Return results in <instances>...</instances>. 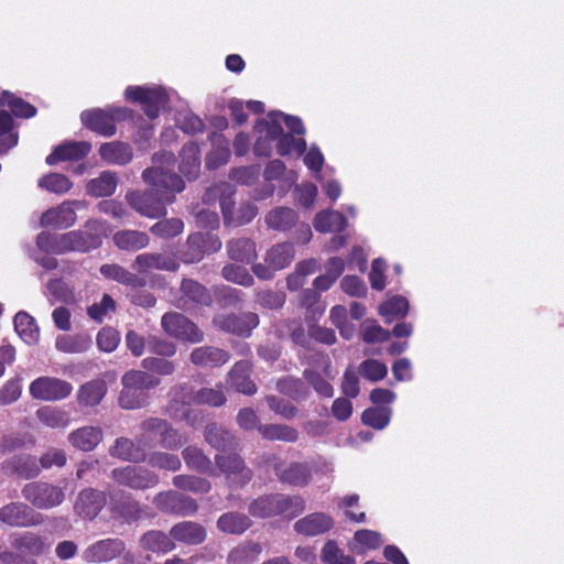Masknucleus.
<instances>
[{"label": "nucleus", "instance_id": "nucleus-1", "mask_svg": "<svg viewBox=\"0 0 564 564\" xmlns=\"http://www.w3.org/2000/svg\"><path fill=\"white\" fill-rule=\"evenodd\" d=\"M142 178L150 188L144 192H129L126 194V200L131 208L148 218L165 216L166 205L172 204L175 195L185 188L181 176L160 166L145 169Z\"/></svg>", "mask_w": 564, "mask_h": 564}, {"label": "nucleus", "instance_id": "nucleus-2", "mask_svg": "<svg viewBox=\"0 0 564 564\" xmlns=\"http://www.w3.org/2000/svg\"><path fill=\"white\" fill-rule=\"evenodd\" d=\"M101 245L98 235L72 230L62 235L42 231L36 237V246L46 253L64 254L68 252H88Z\"/></svg>", "mask_w": 564, "mask_h": 564}, {"label": "nucleus", "instance_id": "nucleus-3", "mask_svg": "<svg viewBox=\"0 0 564 564\" xmlns=\"http://www.w3.org/2000/svg\"><path fill=\"white\" fill-rule=\"evenodd\" d=\"M21 495L33 509L39 510L56 508L65 500V491L62 487L43 480L25 484Z\"/></svg>", "mask_w": 564, "mask_h": 564}, {"label": "nucleus", "instance_id": "nucleus-4", "mask_svg": "<svg viewBox=\"0 0 564 564\" xmlns=\"http://www.w3.org/2000/svg\"><path fill=\"white\" fill-rule=\"evenodd\" d=\"M130 110L123 107L95 108L80 113L82 123L90 131L109 138L116 134V122L126 119Z\"/></svg>", "mask_w": 564, "mask_h": 564}, {"label": "nucleus", "instance_id": "nucleus-5", "mask_svg": "<svg viewBox=\"0 0 564 564\" xmlns=\"http://www.w3.org/2000/svg\"><path fill=\"white\" fill-rule=\"evenodd\" d=\"M295 256L294 246L291 242H280L269 248L264 254V263H253L252 273L262 281H270L275 272L288 268Z\"/></svg>", "mask_w": 564, "mask_h": 564}, {"label": "nucleus", "instance_id": "nucleus-6", "mask_svg": "<svg viewBox=\"0 0 564 564\" xmlns=\"http://www.w3.org/2000/svg\"><path fill=\"white\" fill-rule=\"evenodd\" d=\"M124 97L128 101L140 104L145 116L151 120L159 117L161 109L170 99L166 90L160 86H128Z\"/></svg>", "mask_w": 564, "mask_h": 564}, {"label": "nucleus", "instance_id": "nucleus-7", "mask_svg": "<svg viewBox=\"0 0 564 564\" xmlns=\"http://www.w3.org/2000/svg\"><path fill=\"white\" fill-rule=\"evenodd\" d=\"M110 476L118 486L137 491L154 488L160 481L154 471L135 464L116 467L111 470Z\"/></svg>", "mask_w": 564, "mask_h": 564}, {"label": "nucleus", "instance_id": "nucleus-8", "mask_svg": "<svg viewBox=\"0 0 564 564\" xmlns=\"http://www.w3.org/2000/svg\"><path fill=\"white\" fill-rule=\"evenodd\" d=\"M214 459L216 468L230 487L241 488L252 479L253 471L238 453L216 454Z\"/></svg>", "mask_w": 564, "mask_h": 564}, {"label": "nucleus", "instance_id": "nucleus-9", "mask_svg": "<svg viewBox=\"0 0 564 564\" xmlns=\"http://www.w3.org/2000/svg\"><path fill=\"white\" fill-rule=\"evenodd\" d=\"M212 323L223 333L248 338L251 336L253 329L259 326L260 319L258 314L253 312L240 314L220 313L214 315Z\"/></svg>", "mask_w": 564, "mask_h": 564}, {"label": "nucleus", "instance_id": "nucleus-10", "mask_svg": "<svg viewBox=\"0 0 564 564\" xmlns=\"http://www.w3.org/2000/svg\"><path fill=\"white\" fill-rule=\"evenodd\" d=\"M0 523L10 528H32L43 523V517L30 505L11 501L0 507Z\"/></svg>", "mask_w": 564, "mask_h": 564}, {"label": "nucleus", "instance_id": "nucleus-11", "mask_svg": "<svg viewBox=\"0 0 564 564\" xmlns=\"http://www.w3.org/2000/svg\"><path fill=\"white\" fill-rule=\"evenodd\" d=\"M152 502L159 511L172 516H193L198 510V505L194 498L175 490L156 494Z\"/></svg>", "mask_w": 564, "mask_h": 564}, {"label": "nucleus", "instance_id": "nucleus-12", "mask_svg": "<svg viewBox=\"0 0 564 564\" xmlns=\"http://www.w3.org/2000/svg\"><path fill=\"white\" fill-rule=\"evenodd\" d=\"M33 399L41 401H59L68 398L73 391L70 382L56 377H39L29 387Z\"/></svg>", "mask_w": 564, "mask_h": 564}, {"label": "nucleus", "instance_id": "nucleus-13", "mask_svg": "<svg viewBox=\"0 0 564 564\" xmlns=\"http://www.w3.org/2000/svg\"><path fill=\"white\" fill-rule=\"evenodd\" d=\"M161 325L166 334L180 340L199 343L204 339V334L197 325L181 313H165Z\"/></svg>", "mask_w": 564, "mask_h": 564}, {"label": "nucleus", "instance_id": "nucleus-14", "mask_svg": "<svg viewBox=\"0 0 564 564\" xmlns=\"http://www.w3.org/2000/svg\"><path fill=\"white\" fill-rule=\"evenodd\" d=\"M213 302L209 290L198 281L184 278L180 284V295L176 299V306L184 311H193L199 307L209 306Z\"/></svg>", "mask_w": 564, "mask_h": 564}, {"label": "nucleus", "instance_id": "nucleus-15", "mask_svg": "<svg viewBox=\"0 0 564 564\" xmlns=\"http://www.w3.org/2000/svg\"><path fill=\"white\" fill-rule=\"evenodd\" d=\"M221 248L219 237L210 232H194L187 237L186 249L182 253L185 263L199 262L205 254L217 252Z\"/></svg>", "mask_w": 564, "mask_h": 564}, {"label": "nucleus", "instance_id": "nucleus-16", "mask_svg": "<svg viewBox=\"0 0 564 564\" xmlns=\"http://www.w3.org/2000/svg\"><path fill=\"white\" fill-rule=\"evenodd\" d=\"M126 550V542L119 538L98 540L89 544L82 554L89 564H101L120 557Z\"/></svg>", "mask_w": 564, "mask_h": 564}, {"label": "nucleus", "instance_id": "nucleus-17", "mask_svg": "<svg viewBox=\"0 0 564 564\" xmlns=\"http://www.w3.org/2000/svg\"><path fill=\"white\" fill-rule=\"evenodd\" d=\"M0 471L7 477L20 479H34L41 474L37 458L31 454H15L0 464Z\"/></svg>", "mask_w": 564, "mask_h": 564}, {"label": "nucleus", "instance_id": "nucleus-18", "mask_svg": "<svg viewBox=\"0 0 564 564\" xmlns=\"http://www.w3.org/2000/svg\"><path fill=\"white\" fill-rule=\"evenodd\" d=\"M235 187L228 182L215 183L208 187L204 195V202L219 200L225 225H231L235 217Z\"/></svg>", "mask_w": 564, "mask_h": 564}, {"label": "nucleus", "instance_id": "nucleus-19", "mask_svg": "<svg viewBox=\"0 0 564 564\" xmlns=\"http://www.w3.org/2000/svg\"><path fill=\"white\" fill-rule=\"evenodd\" d=\"M173 542L195 546L204 543L207 538V531L204 525L195 521H181L170 529Z\"/></svg>", "mask_w": 564, "mask_h": 564}, {"label": "nucleus", "instance_id": "nucleus-20", "mask_svg": "<svg viewBox=\"0 0 564 564\" xmlns=\"http://www.w3.org/2000/svg\"><path fill=\"white\" fill-rule=\"evenodd\" d=\"M106 503V495L94 488L83 489L75 502V511L78 516L93 520L102 510Z\"/></svg>", "mask_w": 564, "mask_h": 564}, {"label": "nucleus", "instance_id": "nucleus-21", "mask_svg": "<svg viewBox=\"0 0 564 564\" xmlns=\"http://www.w3.org/2000/svg\"><path fill=\"white\" fill-rule=\"evenodd\" d=\"M91 144L87 141H70L54 148L45 159L46 164L55 165L59 162L79 161L88 155Z\"/></svg>", "mask_w": 564, "mask_h": 564}, {"label": "nucleus", "instance_id": "nucleus-22", "mask_svg": "<svg viewBox=\"0 0 564 564\" xmlns=\"http://www.w3.org/2000/svg\"><path fill=\"white\" fill-rule=\"evenodd\" d=\"M140 440L135 442L129 437H118L115 441V444L109 448L110 456L118 458L120 460L141 464L147 462V452L144 447L141 445Z\"/></svg>", "mask_w": 564, "mask_h": 564}, {"label": "nucleus", "instance_id": "nucleus-23", "mask_svg": "<svg viewBox=\"0 0 564 564\" xmlns=\"http://www.w3.org/2000/svg\"><path fill=\"white\" fill-rule=\"evenodd\" d=\"M253 365L250 360L237 361L228 373L230 386L238 392L246 395H253L257 392V386L250 376Z\"/></svg>", "mask_w": 564, "mask_h": 564}, {"label": "nucleus", "instance_id": "nucleus-24", "mask_svg": "<svg viewBox=\"0 0 564 564\" xmlns=\"http://www.w3.org/2000/svg\"><path fill=\"white\" fill-rule=\"evenodd\" d=\"M204 438L210 447L218 452L234 451L238 447L236 436L225 426L215 422L205 426Z\"/></svg>", "mask_w": 564, "mask_h": 564}, {"label": "nucleus", "instance_id": "nucleus-25", "mask_svg": "<svg viewBox=\"0 0 564 564\" xmlns=\"http://www.w3.org/2000/svg\"><path fill=\"white\" fill-rule=\"evenodd\" d=\"M334 527L330 516L323 512L311 513L294 523V530L305 536H315L328 532Z\"/></svg>", "mask_w": 564, "mask_h": 564}, {"label": "nucleus", "instance_id": "nucleus-26", "mask_svg": "<svg viewBox=\"0 0 564 564\" xmlns=\"http://www.w3.org/2000/svg\"><path fill=\"white\" fill-rule=\"evenodd\" d=\"M12 547L20 554L33 558L45 554L50 550V544L40 534L28 531L14 536Z\"/></svg>", "mask_w": 564, "mask_h": 564}, {"label": "nucleus", "instance_id": "nucleus-27", "mask_svg": "<svg viewBox=\"0 0 564 564\" xmlns=\"http://www.w3.org/2000/svg\"><path fill=\"white\" fill-rule=\"evenodd\" d=\"M191 362L197 367L215 368L225 365L230 359V354L214 346L195 348L189 355Z\"/></svg>", "mask_w": 564, "mask_h": 564}, {"label": "nucleus", "instance_id": "nucleus-28", "mask_svg": "<svg viewBox=\"0 0 564 564\" xmlns=\"http://www.w3.org/2000/svg\"><path fill=\"white\" fill-rule=\"evenodd\" d=\"M180 172L188 181L196 180L199 176L202 165L199 145L194 141L184 144L180 151Z\"/></svg>", "mask_w": 564, "mask_h": 564}, {"label": "nucleus", "instance_id": "nucleus-29", "mask_svg": "<svg viewBox=\"0 0 564 564\" xmlns=\"http://www.w3.org/2000/svg\"><path fill=\"white\" fill-rule=\"evenodd\" d=\"M180 264L172 257L163 253L145 252L135 257L133 268L139 272L163 270L175 272Z\"/></svg>", "mask_w": 564, "mask_h": 564}, {"label": "nucleus", "instance_id": "nucleus-30", "mask_svg": "<svg viewBox=\"0 0 564 564\" xmlns=\"http://www.w3.org/2000/svg\"><path fill=\"white\" fill-rule=\"evenodd\" d=\"M194 393L186 383L176 384L171 388V400L166 411L174 419H181L187 415V406L194 403Z\"/></svg>", "mask_w": 564, "mask_h": 564}, {"label": "nucleus", "instance_id": "nucleus-31", "mask_svg": "<svg viewBox=\"0 0 564 564\" xmlns=\"http://www.w3.org/2000/svg\"><path fill=\"white\" fill-rule=\"evenodd\" d=\"M228 257L236 262L250 264L257 257V245L253 239L247 237L230 239L227 245Z\"/></svg>", "mask_w": 564, "mask_h": 564}, {"label": "nucleus", "instance_id": "nucleus-32", "mask_svg": "<svg viewBox=\"0 0 564 564\" xmlns=\"http://www.w3.org/2000/svg\"><path fill=\"white\" fill-rule=\"evenodd\" d=\"M98 152L104 161L113 165H127L133 159L132 147L122 141L102 143Z\"/></svg>", "mask_w": 564, "mask_h": 564}, {"label": "nucleus", "instance_id": "nucleus-33", "mask_svg": "<svg viewBox=\"0 0 564 564\" xmlns=\"http://www.w3.org/2000/svg\"><path fill=\"white\" fill-rule=\"evenodd\" d=\"M140 546L148 552L169 553L175 550L176 544L173 542L171 533L161 530H149L140 538Z\"/></svg>", "mask_w": 564, "mask_h": 564}, {"label": "nucleus", "instance_id": "nucleus-34", "mask_svg": "<svg viewBox=\"0 0 564 564\" xmlns=\"http://www.w3.org/2000/svg\"><path fill=\"white\" fill-rule=\"evenodd\" d=\"M107 383L102 379H94L82 384L77 391V402L80 406L98 405L107 393Z\"/></svg>", "mask_w": 564, "mask_h": 564}, {"label": "nucleus", "instance_id": "nucleus-35", "mask_svg": "<svg viewBox=\"0 0 564 564\" xmlns=\"http://www.w3.org/2000/svg\"><path fill=\"white\" fill-rule=\"evenodd\" d=\"M102 430L96 426H83L68 435V442L77 449L93 451L102 441Z\"/></svg>", "mask_w": 564, "mask_h": 564}, {"label": "nucleus", "instance_id": "nucleus-36", "mask_svg": "<svg viewBox=\"0 0 564 564\" xmlns=\"http://www.w3.org/2000/svg\"><path fill=\"white\" fill-rule=\"evenodd\" d=\"M182 457L188 469L209 476L215 475L213 462L202 448L197 446H187L182 451Z\"/></svg>", "mask_w": 564, "mask_h": 564}, {"label": "nucleus", "instance_id": "nucleus-37", "mask_svg": "<svg viewBox=\"0 0 564 564\" xmlns=\"http://www.w3.org/2000/svg\"><path fill=\"white\" fill-rule=\"evenodd\" d=\"M299 221L297 213L290 207H275L265 216L267 226L275 231H288Z\"/></svg>", "mask_w": 564, "mask_h": 564}, {"label": "nucleus", "instance_id": "nucleus-38", "mask_svg": "<svg viewBox=\"0 0 564 564\" xmlns=\"http://www.w3.org/2000/svg\"><path fill=\"white\" fill-rule=\"evenodd\" d=\"M314 228L318 232H341L347 228V219L340 212L337 210H322L316 214L314 221Z\"/></svg>", "mask_w": 564, "mask_h": 564}, {"label": "nucleus", "instance_id": "nucleus-39", "mask_svg": "<svg viewBox=\"0 0 564 564\" xmlns=\"http://www.w3.org/2000/svg\"><path fill=\"white\" fill-rule=\"evenodd\" d=\"M118 181L115 172L104 171L97 178H93L87 183V194L93 197L110 196L116 192Z\"/></svg>", "mask_w": 564, "mask_h": 564}, {"label": "nucleus", "instance_id": "nucleus-40", "mask_svg": "<svg viewBox=\"0 0 564 564\" xmlns=\"http://www.w3.org/2000/svg\"><path fill=\"white\" fill-rule=\"evenodd\" d=\"M115 245L126 251H138L145 248L149 242V236L139 230H119L113 235Z\"/></svg>", "mask_w": 564, "mask_h": 564}, {"label": "nucleus", "instance_id": "nucleus-41", "mask_svg": "<svg viewBox=\"0 0 564 564\" xmlns=\"http://www.w3.org/2000/svg\"><path fill=\"white\" fill-rule=\"evenodd\" d=\"M76 221V213L73 208L61 205L46 210L41 217V224L46 227L68 228Z\"/></svg>", "mask_w": 564, "mask_h": 564}, {"label": "nucleus", "instance_id": "nucleus-42", "mask_svg": "<svg viewBox=\"0 0 564 564\" xmlns=\"http://www.w3.org/2000/svg\"><path fill=\"white\" fill-rule=\"evenodd\" d=\"M100 273L110 280H113L120 284L140 288L145 284L144 280L137 274L130 272L123 267L116 263H107L100 267Z\"/></svg>", "mask_w": 564, "mask_h": 564}, {"label": "nucleus", "instance_id": "nucleus-43", "mask_svg": "<svg viewBox=\"0 0 564 564\" xmlns=\"http://www.w3.org/2000/svg\"><path fill=\"white\" fill-rule=\"evenodd\" d=\"M14 329L21 339L28 345L36 344L40 338V330L35 319L26 312L21 311L15 314Z\"/></svg>", "mask_w": 564, "mask_h": 564}, {"label": "nucleus", "instance_id": "nucleus-44", "mask_svg": "<svg viewBox=\"0 0 564 564\" xmlns=\"http://www.w3.org/2000/svg\"><path fill=\"white\" fill-rule=\"evenodd\" d=\"M251 520L243 513L230 511L217 520V528L228 534H242L251 527Z\"/></svg>", "mask_w": 564, "mask_h": 564}, {"label": "nucleus", "instance_id": "nucleus-45", "mask_svg": "<svg viewBox=\"0 0 564 564\" xmlns=\"http://www.w3.org/2000/svg\"><path fill=\"white\" fill-rule=\"evenodd\" d=\"M0 107H7L11 113L18 118H32L36 115V108L21 97H18L9 90L0 95Z\"/></svg>", "mask_w": 564, "mask_h": 564}, {"label": "nucleus", "instance_id": "nucleus-46", "mask_svg": "<svg viewBox=\"0 0 564 564\" xmlns=\"http://www.w3.org/2000/svg\"><path fill=\"white\" fill-rule=\"evenodd\" d=\"M122 386H128L130 389L147 392L160 384V379L149 373V371L130 370L127 371L121 378Z\"/></svg>", "mask_w": 564, "mask_h": 564}, {"label": "nucleus", "instance_id": "nucleus-47", "mask_svg": "<svg viewBox=\"0 0 564 564\" xmlns=\"http://www.w3.org/2000/svg\"><path fill=\"white\" fill-rule=\"evenodd\" d=\"M36 419L47 427L51 429H65L69 425L70 419L66 411L44 405L36 410Z\"/></svg>", "mask_w": 564, "mask_h": 564}, {"label": "nucleus", "instance_id": "nucleus-48", "mask_svg": "<svg viewBox=\"0 0 564 564\" xmlns=\"http://www.w3.org/2000/svg\"><path fill=\"white\" fill-rule=\"evenodd\" d=\"M259 433L268 441L295 443L299 440L296 429L285 424H265L258 427Z\"/></svg>", "mask_w": 564, "mask_h": 564}, {"label": "nucleus", "instance_id": "nucleus-49", "mask_svg": "<svg viewBox=\"0 0 564 564\" xmlns=\"http://www.w3.org/2000/svg\"><path fill=\"white\" fill-rule=\"evenodd\" d=\"M115 516L127 522L138 521L142 517L141 505L130 495H124L111 508Z\"/></svg>", "mask_w": 564, "mask_h": 564}, {"label": "nucleus", "instance_id": "nucleus-50", "mask_svg": "<svg viewBox=\"0 0 564 564\" xmlns=\"http://www.w3.org/2000/svg\"><path fill=\"white\" fill-rule=\"evenodd\" d=\"M262 551L259 543L248 542L239 544L232 549L227 557L228 564H251L253 563Z\"/></svg>", "mask_w": 564, "mask_h": 564}, {"label": "nucleus", "instance_id": "nucleus-51", "mask_svg": "<svg viewBox=\"0 0 564 564\" xmlns=\"http://www.w3.org/2000/svg\"><path fill=\"white\" fill-rule=\"evenodd\" d=\"M172 484L177 489L193 494H207L212 489L209 480L195 475H176Z\"/></svg>", "mask_w": 564, "mask_h": 564}, {"label": "nucleus", "instance_id": "nucleus-52", "mask_svg": "<svg viewBox=\"0 0 564 564\" xmlns=\"http://www.w3.org/2000/svg\"><path fill=\"white\" fill-rule=\"evenodd\" d=\"M276 390L296 401L305 400L310 393L302 379L292 376L279 379Z\"/></svg>", "mask_w": 564, "mask_h": 564}, {"label": "nucleus", "instance_id": "nucleus-53", "mask_svg": "<svg viewBox=\"0 0 564 564\" xmlns=\"http://www.w3.org/2000/svg\"><path fill=\"white\" fill-rule=\"evenodd\" d=\"M249 513L256 518L278 517V499L276 494L264 495L254 499L249 505Z\"/></svg>", "mask_w": 564, "mask_h": 564}, {"label": "nucleus", "instance_id": "nucleus-54", "mask_svg": "<svg viewBox=\"0 0 564 564\" xmlns=\"http://www.w3.org/2000/svg\"><path fill=\"white\" fill-rule=\"evenodd\" d=\"M278 516L292 520L303 513L305 501L300 496H286L276 494Z\"/></svg>", "mask_w": 564, "mask_h": 564}, {"label": "nucleus", "instance_id": "nucleus-55", "mask_svg": "<svg viewBox=\"0 0 564 564\" xmlns=\"http://www.w3.org/2000/svg\"><path fill=\"white\" fill-rule=\"evenodd\" d=\"M18 143V134L13 132V119L11 113L0 109V155Z\"/></svg>", "mask_w": 564, "mask_h": 564}, {"label": "nucleus", "instance_id": "nucleus-56", "mask_svg": "<svg viewBox=\"0 0 564 564\" xmlns=\"http://www.w3.org/2000/svg\"><path fill=\"white\" fill-rule=\"evenodd\" d=\"M391 409L389 406H372L366 409L361 414L365 425L375 430H383L390 422Z\"/></svg>", "mask_w": 564, "mask_h": 564}, {"label": "nucleus", "instance_id": "nucleus-57", "mask_svg": "<svg viewBox=\"0 0 564 564\" xmlns=\"http://www.w3.org/2000/svg\"><path fill=\"white\" fill-rule=\"evenodd\" d=\"M282 112L271 111L268 115V119H259L254 124V131L259 134H262L273 141H276L278 138L283 132V128L280 121V117Z\"/></svg>", "mask_w": 564, "mask_h": 564}, {"label": "nucleus", "instance_id": "nucleus-58", "mask_svg": "<svg viewBox=\"0 0 564 564\" xmlns=\"http://www.w3.org/2000/svg\"><path fill=\"white\" fill-rule=\"evenodd\" d=\"M279 478L282 482L292 486H305L310 481L311 473L305 464L292 463L280 474Z\"/></svg>", "mask_w": 564, "mask_h": 564}, {"label": "nucleus", "instance_id": "nucleus-59", "mask_svg": "<svg viewBox=\"0 0 564 564\" xmlns=\"http://www.w3.org/2000/svg\"><path fill=\"white\" fill-rule=\"evenodd\" d=\"M39 187L54 194H65L70 191L73 183L70 180L59 173H50L41 177L37 182Z\"/></svg>", "mask_w": 564, "mask_h": 564}, {"label": "nucleus", "instance_id": "nucleus-60", "mask_svg": "<svg viewBox=\"0 0 564 564\" xmlns=\"http://www.w3.org/2000/svg\"><path fill=\"white\" fill-rule=\"evenodd\" d=\"M221 276L231 283L239 284L245 288H250L254 284L253 275L241 265L228 263L221 269Z\"/></svg>", "mask_w": 564, "mask_h": 564}, {"label": "nucleus", "instance_id": "nucleus-61", "mask_svg": "<svg viewBox=\"0 0 564 564\" xmlns=\"http://www.w3.org/2000/svg\"><path fill=\"white\" fill-rule=\"evenodd\" d=\"M303 378L318 395L327 399L334 395L333 386L325 379L326 377L317 370L313 368L304 369Z\"/></svg>", "mask_w": 564, "mask_h": 564}, {"label": "nucleus", "instance_id": "nucleus-62", "mask_svg": "<svg viewBox=\"0 0 564 564\" xmlns=\"http://www.w3.org/2000/svg\"><path fill=\"white\" fill-rule=\"evenodd\" d=\"M227 398L221 386L216 388H200L194 393V403L199 405H208L219 408L224 405Z\"/></svg>", "mask_w": 564, "mask_h": 564}, {"label": "nucleus", "instance_id": "nucleus-63", "mask_svg": "<svg viewBox=\"0 0 564 564\" xmlns=\"http://www.w3.org/2000/svg\"><path fill=\"white\" fill-rule=\"evenodd\" d=\"M276 151L282 156L289 155L292 152L302 155L306 151V141L301 137L296 138L292 133L282 132L276 140Z\"/></svg>", "mask_w": 564, "mask_h": 564}, {"label": "nucleus", "instance_id": "nucleus-64", "mask_svg": "<svg viewBox=\"0 0 564 564\" xmlns=\"http://www.w3.org/2000/svg\"><path fill=\"white\" fill-rule=\"evenodd\" d=\"M321 558L324 564H356V560L345 555L334 540H328L324 544Z\"/></svg>", "mask_w": 564, "mask_h": 564}]
</instances>
